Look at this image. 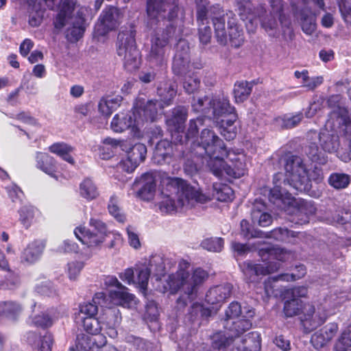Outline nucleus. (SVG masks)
<instances>
[{"mask_svg": "<svg viewBox=\"0 0 351 351\" xmlns=\"http://www.w3.org/2000/svg\"><path fill=\"white\" fill-rule=\"evenodd\" d=\"M189 266L188 262L181 261L178 270L169 276L167 281L168 287H165L164 291H169L171 293H175L178 290L181 291V295L177 299L176 304L178 311H184L188 305L192 308L200 306L196 302L198 286L202 284L208 276L206 271L197 268L190 277L186 271Z\"/></svg>", "mask_w": 351, "mask_h": 351, "instance_id": "nucleus-1", "label": "nucleus"}, {"mask_svg": "<svg viewBox=\"0 0 351 351\" xmlns=\"http://www.w3.org/2000/svg\"><path fill=\"white\" fill-rule=\"evenodd\" d=\"M351 134V116L346 108L337 106L328 114L324 128L319 134V142L325 152L336 153L339 158L347 162L351 160V139L349 152L339 149V134Z\"/></svg>", "mask_w": 351, "mask_h": 351, "instance_id": "nucleus-2", "label": "nucleus"}, {"mask_svg": "<svg viewBox=\"0 0 351 351\" xmlns=\"http://www.w3.org/2000/svg\"><path fill=\"white\" fill-rule=\"evenodd\" d=\"M255 313L249 306L241 307L239 303L233 302L226 311L224 328L226 331L215 333L212 338V348L215 350L224 351L230 348V337L241 335L252 327V319Z\"/></svg>", "mask_w": 351, "mask_h": 351, "instance_id": "nucleus-3", "label": "nucleus"}, {"mask_svg": "<svg viewBox=\"0 0 351 351\" xmlns=\"http://www.w3.org/2000/svg\"><path fill=\"white\" fill-rule=\"evenodd\" d=\"M192 107L195 111L205 114L211 110L221 134L227 141L236 137L237 115L234 113V108L230 106L227 99H210L207 96L194 98Z\"/></svg>", "mask_w": 351, "mask_h": 351, "instance_id": "nucleus-4", "label": "nucleus"}, {"mask_svg": "<svg viewBox=\"0 0 351 351\" xmlns=\"http://www.w3.org/2000/svg\"><path fill=\"white\" fill-rule=\"evenodd\" d=\"M193 153L197 156L202 157L203 163L206 162L213 173L219 174L221 169L216 167L221 164V159L227 155V149L223 141L210 128L202 130L199 142L193 143Z\"/></svg>", "mask_w": 351, "mask_h": 351, "instance_id": "nucleus-5", "label": "nucleus"}, {"mask_svg": "<svg viewBox=\"0 0 351 351\" xmlns=\"http://www.w3.org/2000/svg\"><path fill=\"white\" fill-rule=\"evenodd\" d=\"M176 93V85L173 83L165 82L158 88L160 101L150 99L145 102V99L138 97L134 108L138 118L142 119V125L145 121H154L159 112L172 103Z\"/></svg>", "mask_w": 351, "mask_h": 351, "instance_id": "nucleus-6", "label": "nucleus"}, {"mask_svg": "<svg viewBox=\"0 0 351 351\" xmlns=\"http://www.w3.org/2000/svg\"><path fill=\"white\" fill-rule=\"evenodd\" d=\"M167 185V191L175 195L182 211L191 209L197 203L204 204L208 201V197L187 182L178 178L167 177L162 180Z\"/></svg>", "mask_w": 351, "mask_h": 351, "instance_id": "nucleus-7", "label": "nucleus"}, {"mask_svg": "<svg viewBox=\"0 0 351 351\" xmlns=\"http://www.w3.org/2000/svg\"><path fill=\"white\" fill-rule=\"evenodd\" d=\"M135 29L132 26L121 30L117 36V54L123 61L128 71L137 69L141 64V54L137 49L135 40Z\"/></svg>", "mask_w": 351, "mask_h": 351, "instance_id": "nucleus-8", "label": "nucleus"}, {"mask_svg": "<svg viewBox=\"0 0 351 351\" xmlns=\"http://www.w3.org/2000/svg\"><path fill=\"white\" fill-rule=\"evenodd\" d=\"M135 284H138L141 289L145 290L151 274L156 280H160L165 275V259L158 254L152 256L147 263H138L135 265Z\"/></svg>", "mask_w": 351, "mask_h": 351, "instance_id": "nucleus-9", "label": "nucleus"}, {"mask_svg": "<svg viewBox=\"0 0 351 351\" xmlns=\"http://www.w3.org/2000/svg\"><path fill=\"white\" fill-rule=\"evenodd\" d=\"M89 225L97 232H93L86 227L80 226L75 229L74 234L79 241L88 247L99 246L105 241V238L110 232H108L105 223L93 217L90 218Z\"/></svg>", "mask_w": 351, "mask_h": 351, "instance_id": "nucleus-10", "label": "nucleus"}, {"mask_svg": "<svg viewBox=\"0 0 351 351\" xmlns=\"http://www.w3.org/2000/svg\"><path fill=\"white\" fill-rule=\"evenodd\" d=\"M178 12V0H147V13L151 25L160 20L173 19Z\"/></svg>", "mask_w": 351, "mask_h": 351, "instance_id": "nucleus-11", "label": "nucleus"}, {"mask_svg": "<svg viewBox=\"0 0 351 351\" xmlns=\"http://www.w3.org/2000/svg\"><path fill=\"white\" fill-rule=\"evenodd\" d=\"M285 168L288 183L297 191H303L308 179L303 159L298 156H291L287 158Z\"/></svg>", "mask_w": 351, "mask_h": 351, "instance_id": "nucleus-12", "label": "nucleus"}, {"mask_svg": "<svg viewBox=\"0 0 351 351\" xmlns=\"http://www.w3.org/2000/svg\"><path fill=\"white\" fill-rule=\"evenodd\" d=\"M221 163L217 164L216 167L221 169L219 174L213 173L216 177L221 178L224 173L234 178H239L246 173V165L243 156L227 150V155L221 159Z\"/></svg>", "mask_w": 351, "mask_h": 351, "instance_id": "nucleus-13", "label": "nucleus"}, {"mask_svg": "<svg viewBox=\"0 0 351 351\" xmlns=\"http://www.w3.org/2000/svg\"><path fill=\"white\" fill-rule=\"evenodd\" d=\"M158 178V173L150 171L145 173L140 178H136L132 185V189L136 191V196L145 201L152 199L156 192Z\"/></svg>", "mask_w": 351, "mask_h": 351, "instance_id": "nucleus-14", "label": "nucleus"}, {"mask_svg": "<svg viewBox=\"0 0 351 351\" xmlns=\"http://www.w3.org/2000/svg\"><path fill=\"white\" fill-rule=\"evenodd\" d=\"M173 27H167V32H157L152 39V46L148 56L149 61L156 65H161L165 61V47L171 37Z\"/></svg>", "mask_w": 351, "mask_h": 351, "instance_id": "nucleus-15", "label": "nucleus"}, {"mask_svg": "<svg viewBox=\"0 0 351 351\" xmlns=\"http://www.w3.org/2000/svg\"><path fill=\"white\" fill-rule=\"evenodd\" d=\"M121 14L119 9L110 7L104 10L95 27L97 36H104L110 31L116 29L121 23Z\"/></svg>", "mask_w": 351, "mask_h": 351, "instance_id": "nucleus-16", "label": "nucleus"}, {"mask_svg": "<svg viewBox=\"0 0 351 351\" xmlns=\"http://www.w3.org/2000/svg\"><path fill=\"white\" fill-rule=\"evenodd\" d=\"M141 125H142V119L138 118L134 108L132 111L121 112L115 114L110 124L111 129L118 133L130 128L136 132Z\"/></svg>", "mask_w": 351, "mask_h": 351, "instance_id": "nucleus-17", "label": "nucleus"}, {"mask_svg": "<svg viewBox=\"0 0 351 351\" xmlns=\"http://www.w3.org/2000/svg\"><path fill=\"white\" fill-rule=\"evenodd\" d=\"M240 268L247 282L256 281L259 275H266L278 270L280 263L277 261H269L267 266L261 264H252L251 262H243L240 264Z\"/></svg>", "mask_w": 351, "mask_h": 351, "instance_id": "nucleus-18", "label": "nucleus"}, {"mask_svg": "<svg viewBox=\"0 0 351 351\" xmlns=\"http://www.w3.org/2000/svg\"><path fill=\"white\" fill-rule=\"evenodd\" d=\"M105 285L115 288L110 290L109 296L116 304L129 306L134 301V295L128 293V289L116 277L107 276L105 278Z\"/></svg>", "mask_w": 351, "mask_h": 351, "instance_id": "nucleus-19", "label": "nucleus"}, {"mask_svg": "<svg viewBox=\"0 0 351 351\" xmlns=\"http://www.w3.org/2000/svg\"><path fill=\"white\" fill-rule=\"evenodd\" d=\"M305 311L302 323L306 332H311L322 324L328 317V313L324 308H318L316 312L314 306L308 305Z\"/></svg>", "mask_w": 351, "mask_h": 351, "instance_id": "nucleus-20", "label": "nucleus"}, {"mask_svg": "<svg viewBox=\"0 0 351 351\" xmlns=\"http://www.w3.org/2000/svg\"><path fill=\"white\" fill-rule=\"evenodd\" d=\"M107 307L106 295L103 292H99L95 294L91 302H84L79 305L78 311L75 315H80L82 318L86 317H95L98 312V306Z\"/></svg>", "mask_w": 351, "mask_h": 351, "instance_id": "nucleus-21", "label": "nucleus"}, {"mask_svg": "<svg viewBox=\"0 0 351 351\" xmlns=\"http://www.w3.org/2000/svg\"><path fill=\"white\" fill-rule=\"evenodd\" d=\"M106 337L104 335L90 337L82 334L77 337L76 348L77 351H97L106 344Z\"/></svg>", "mask_w": 351, "mask_h": 351, "instance_id": "nucleus-22", "label": "nucleus"}, {"mask_svg": "<svg viewBox=\"0 0 351 351\" xmlns=\"http://www.w3.org/2000/svg\"><path fill=\"white\" fill-rule=\"evenodd\" d=\"M187 116L188 110L186 107L176 106L167 118L166 123L172 131L178 134L184 131V125Z\"/></svg>", "mask_w": 351, "mask_h": 351, "instance_id": "nucleus-23", "label": "nucleus"}, {"mask_svg": "<svg viewBox=\"0 0 351 351\" xmlns=\"http://www.w3.org/2000/svg\"><path fill=\"white\" fill-rule=\"evenodd\" d=\"M338 330L337 324L329 323L324 328L317 331L311 337V343L316 349L326 345L335 336Z\"/></svg>", "mask_w": 351, "mask_h": 351, "instance_id": "nucleus-24", "label": "nucleus"}, {"mask_svg": "<svg viewBox=\"0 0 351 351\" xmlns=\"http://www.w3.org/2000/svg\"><path fill=\"white\" fill-rule=\"evenodd\" d=\"M306 274V267L303 265L295 266V272L291 274H282L277 276L269 278L265 282V291L267 295H270L274 294L273 283L279 280L281 281H294L302 278Z\"/></svg>", "mask_w": 351, "mask_h": 351, "instance_id": "nucleus-25", "label": "nucleus"}, {"mask_svg": "<svg viewBox=\"0 0 351 351\" xmlns=\"http://www.w3.org/2000/svg\"><path fill=\"white\" fill-rule=\"evenodd\" d=\"M232 289L229 283L213 287L208 291L206 301L210 304H221L230 296Z\"/></svg>", "mask_w": 351, "mask_h": 351, "instance_id": "nucleus-26", "label": "nucleus"}, {"mask_svg": "<svg viewBox=\"0 0 351 351\" xmlns=\"http://www.w3.org/2000/svg\"><path fill=\"white\" fill-rule=\"evenodd\" d=\"M35 159L37 169L58 180L56 161L52 156L47 153L37 152Z\"/></svg>", "mask_w": 351, "mask_h": 351, "instance_id": "nucleus-27", "label": "nucleus"}, {"mask_svg": "<svg viewBox=\"0 0 351 351\" xmlns=\"http://www.w3.org/2000/svg\"><path fill=\"white\" fill-rule=\"evenodd\" d=\"M74 321L78 326L82 327L86 332L96 337L101 335L100 332L104 326L100 317L99 318L95 317L82 318L80 315H75L74 316Z\"/></svg>", "mask_w": 351, "mask_h": 351, "instance_id": "nucleus-28", "label": "nucleus"}, {"mask_svg": "<svg viewBox=\"0 0 351 351\" xmlns=\"http://www.w3.org/2000/svg\"><path fill=\"white\" fill-rule=\"evenodd\" d=\"M44 248L45 245L41 241L30 243L22 253L21 261L28 265L34 263L40 258Z\"/></svg>", "mask_w": 351, "mask_h": 351, "instance_id": "nucleus-29", "label": "nucleus"}, {"mask_svg": "<svg viewBox=\"0 0 351 351\" xmlns=\"http://www.w3.org/2000/svg\"><path fill=\"white\" fill-rule=\"evenodd\" d=\"M265 210V205L261 202H256L253 206L251 216L254 224H257L261 227H267L271 224L273 217Z\"/></svg>", "mask_w": 351, "mask_h": 351, "instance_id": "nucleus-30", "label": "nucleus"}, {"mask_svg": "<svg viewBox=\"0 0 351 351\" xmlns=\"http://www.w3.org/2000/svg\"><path fill=\"white\" fill-rule=\"evenodd\" d=\"M162 200L159 203V208L162 213L173 214L182 211L180 206H178L175 195H171L169 191H167V185L165 189H162Z\"/></svg>", "mask_w": 351, "mask_h": 351, "instance_id": "nucleus-31", "label": "nucleus"}, {"mask_svg": "<svg viewBox=\"0 0 351 351\" xmlns=\"http://www.w3.org/2000/svg\"><path fill=\"white\" fill-rule=\"evenodd\" d=\"M75 0H61L59 5V12L56 18L54 25L56 28L63 27L74 10Z\"/></svg>", "mask_w": 351, "mask_h": 351, "instance_id": "nucleus-32", "label": "nucleus"}, {"mask_svg": "<svg viewBox=\"0 0 351 351\" xmlns=\"http://www.w3.org/2000/svg\"><path fill=\"white\" fill-rule=\"evenodd\" d=\"M84 10L82 8L78 11L76 21L73 23V26L66 32V36L71 42L77 41L84 34Z\"/></svg>", "mask_w": 351, "mask_h": 351, "instance_id": "nucleus-33", "label": "nucleus"}, {"mask_svg": "<svg viewBox=\"0 0 351 351\" xmlns=\"http://www.w3.org/2000/svg\"><path fill=\"white\" fill-rule=\"evenodd\" d=\"M183 158L184 159V169L189 175L192 176L196 173L200 169V164L208 167L206 162L203 163L202 157H197V155L193 153V147H191L190 153L185 154L184 152Z\"/></svg>", "mask_w": 351, "mask_h": 351, "instance_id": "nucleus-34", "label": "nucleus"}, {"mask_svg": "<svg viewBox=\"0 0 351 351\" xmlns=\"http://www.w3.org/2000/svg\"><path fill=\"white\" fill-rule=\"evenodd\" d=\"M121 101L122 97L120 96L102 97L98 104L99 111L103 115L109 117L120 106Z\"/></svg>", "mask_w": 351, "mask_h": 351, "instance_id": "nucleus-35", "label": "nucleus"}, {"mask_svg": "<svg viewBox=\"0 0 351 351\" xmlns=\"http://www.w3.org/2000/svg\"><path fill=\"white\" fill-rule=\"evenodd\" d=\"M316 212V207L313 202L302 200L300 202L296 216V223L304 224L308 223L309 216L313 215Z\"/></svg>", "mask_w": 351, "mask_h": 351, "instance_id": "nucleus-36", "label": "nucleus"}, {"mask_svg": "<svg viewBox=\"0 0 351 351\" xmlns=\"http://www.w3.org/2000/svg\"><path fill=\"white\" fill-rule=\"evenodd\" d=\"M80 195L88 201L95 199L99 196V191L94 183L90 178L84 179L80 184L79 187Z\"/></svg>", "mask_w": 351, "mask_h": 351, "instance_id": "nucleus-37", "label": "nucleus"}, {"mask_svg": "<svg viewBox=\"0 0 351 351\" xmlns=\"http://www.w3.org/2000/svg\"><path fill=\"white\" fill-rule=\"evenodd\" d=\"M106 309L99 317L103 326H117L121 323V316L117 308H111L107 305Z\"/></svg>", "mask_w": 351, "mask_h": 351, "instance_id": "nucleus-38", "label": "nucleus"}, {"mask_svg": "<svg viewBox=\"0 0 351 351\" xmlns=\"http://www.w3.org/2000/svg\"><path fill=\"white\" fill-rule=\"evenodd\" d=\"M147 154V147L143 143H136L127 154V156L133 162L130 168H136L139 164L143 162Z\"/></svg>", "mask_w": 351, "mask_h": 351, "instance_id": "nucleus-39", "label": "nucleus"}, {"mask_svg": "<svg viewBox=\"0 0 351 351\" xmlns=\"http://www.w3.org/2000/svg\"><path fill=\"white\" fill-rule=\"evenodd\" d=\"M269 2L271 6L270 14H275L278 17L282 28L289 27L291 22L289 16L285 12V3L282 0H270Z\"/></svg>", "mask_w": 351, "mask_h": 351, "instance_id": "nucleus-40", "label": "nucleus"}, {"mask_svg": "<svg viewBox=\"0 0 351 351\" xmlns=\"http://www.w3.org/2000/svg\"><path fill=\"white\" fill-rule=\"evenodd\" d=\"M253 83L247 81L238 82L234 84V97L237 103L246 100L252 91Z\"/></svg>", "mask_w": 351, "mask_h": 351, "instance_id": "nucleus-41", "label": "nucleus"}, {"mask_svg": "<svg viewBox=\"0 0 351 351\" xmlns=\"http://www.w3.org/2000/svg\"><path fill=\"white\" fill-rule=\"evenodd\" d=\"M49 149L51 153L58 155L67 162L71 165L75 163V160L71 155V153L73 151L71 146L64 143H57L51 145Z\"/></svg>", "mask_w": 351, "mask_h": 351, "instance_id": "nucleus-42", "label": "nucleus"}, {"mask_svg": "<svg viewBox=\"0 0 351 351\" xmlns=\"http://www.w3.org/2000/svg\"><path fill=\"white\" fill-rule=\"evenodd\" d=\"M0 309L1 315L11 320L16 319L22 312L21 306L12 301L0 303Z\"/></svg>", "mask_w": 351, "mask_h": 351, "instance_id": "nucleus-43", "label": "nucleus"}, {"mask_svg": "<svg viewBox=\"0 0 351 351\" xmlns=\"http://www.w3.org/2000/svg\"><path fill=\"white\" fill-rule=\"evenodd\" d=\"M172 145L169 141L162 140L159 141L155 148L154 156L158 158V162H169L171 158Z\"/></svg>", "mask_w": 351, "mask_h": 351, "instance_id": "nucleus-44", "label": "nucleus"}, {"mask_svg": "<svg viewBox=\"0 0 351 351\" xmlns=\"http://www.w3.org/2000/svg\"><path fill=\"white\" fill-rule=\"evenodd\" d=\"M303 233L298 232L297 235L295 234L293 231H290L287 228H278L273 230L271 232H268L264 234V237L267 238L274 239L278 241H285V242H292L289 237H301L303 236Z\"/></svg>", "mask_w": 351, "mask_h": 351, "instance_id": "nucleus-45", "label": "nucleus"}, {"mask_svg": "<svg viewBox=\"0 0 351 351\" xmlns=\"http://www.w3.org/2000/svg\"><path fill=\"white\" fill-rule=\"evenodd\" d=\"M19 221L25 228H28L35 221L38 210L31 205H25L19 210Z\"/></svg>", "mask_w": 351, "mask_h": 351, "instance_id": "nucleus-46", "label": "nucleus"}, {"mask_svg": "<svg viewBox=\"0 0 351 351\" xmlns=\"http://www.w3.org/2000/svg\"><path fill=\"white\" fill-rule=\"evenodd\" d=\"M301 23L303 32L307 35H311L316 29V23L314 16L308 10L304 9L301 11Z\"/></svg>", "mask_w": 351, "mask_h": 351, "instance_id": "nucleus-47", "label": "nucleus"}, {"mask_svg": "<svg viewBox=\"0 0 351 351\" xmlns=\"http://www.w3.org/2000/svg\"><path fill=\"white\" fill-rule=\"evenodd\" d=\"M306 154L312 162L318 165H324L328 161V156L326 154L319 150L315 143H311L306 149Z\"/></svg>", "mask_w": 351, "mask_h": 351, "instance_id": "nucleus-48", "label": "nucleus"}, {"mask_svg": "<svg viewBox=\"0 0 351 351\" xmlns=\"http://www.w3.org/2000/svg\"><path fill=\"white\" fill-rule=\"evenodd\" d=\"M258 254L263 261L273 259L277 261L283 260V251L278 247L271 246L263 247L259 250Z\"/></svg>", "mask_w": 351, "mask_h": 351, "instance_id": "nucleus-49", "label": "nucleus"}, {"mask_svg": "<svg viewBox=\"0 0 351 351\" xmlns=\"http://www.w3.org/2000/svg\"><path fill=\"white\" fill-rule=\"evenodd\" d=\"M274 16L276 15L270 14L261 21L262 27L272 37H276L279 34L278 21Z\"/></svg>", "mask_w": 351, "mask_h": 351, "instance_id": "nucleus-50", "label": "nucleus"}, {"mask_svg": "<svg viewBox=\"0 0 351 351\" xmlns=\"http://www.w3.org/2000/svg\"><path fill=\"white\" fill-rule=\"evenodd\" d=\"M328 182L335 189H345L350 183V177L346 173H334L330 176Z\"/></svg>", "mask_w": 351, "mask_h": 351, "instance_id": "nucleus-51", "label": "nucleus"}, {"mask_svg": "<svg viewBox=\"0 0 351 351\" xmlns=\"http://www.w3.org/2000/svg\"><path fill=\"white\" fill-rule=\"evenodd\" d=\"M302 307V301L298 298H292L285 302L284 313L286 317H291L297 315Z\"/></svg>", "mask_w": 351, "mask_h": 351, "instance_id": "nucleus-52", "label": "nucleus"}, {"mask_svg": "<svg viewBox=\"0 0 351 351\" xmlns=\"http://www.w3.org/2000/svg\"><path fill=\"white\" fill-rule=\"evenodd\" d=\"M119 198L115 195L110 197L108 203V211L109 213L113 216L119 222H124L125 217V215L121 213V208L118 205Z\"/></svg>", "mask_w": 351, "mask_h": 351, "instance_id": "nucleus-53", "label": "nucleus"}, {"mask_svg": "<svg viewBox=\"0 0 351 351\" xmlns=\"http://www.w3.org/2000/svg\"><path fill=\"white\" fill-rule=\"evenodd\" d=\"M225 19L213 22L217 42L222 45H226L228 42V35L225 28Z\"/></svg>", "mask_w": 351, "mask_h": 351, "instance_id": "nucleus-54", "label": "nucleus"}, {"mask_svg": "<svg viewBox=\"0 0 351 351\" xmlns=\"http://www.w3.org/2000/svg\"><path fill=\"white\" fill-rule=\"evenodd\" d=\"M201 246L209 252H219L223 247V240L219 237L206 239Z\"/></svg>", "mask_w": 351, "mask_h": 351, "instance_id": "nucleus-55", "label": "nucleus"}, {"mask_svg": "<svg viewBox=\"0 0 351 351\" xmlns=\"http://www.w3.org/2000/svg\"><path fill=\"white\" fill-rule=\"evenodd\" d=\"M303 114L301 112L295 114H285L280 119L282 121V127L287 129L293 128L297 126L302 120Z\"/></svg>", "mask_w": 351, "mask_h": 351, "instance_id": "nucleus-56", "label": "nucleus"}, {"mask_svg": "<svg viewBox=\"0 0 351 351\" xmlns=\"http://www.w3.org/2000/svg\"><path fill=\"white\" fill-rule=\"evenodd\" d=\"M349 347H351V324L342 333L340 339L335 344V351H347Z\"/></svg>", "mask_w": 351, "mask_h": 351, "instance_id": "nucleus-57", "label": "nucleus"}, {"mask_svg": "<svg viewBox=\"0 0 351 351\" xmlns=\"http://www.w3.org/2000/svg\"><path fill=\"white\" fill-rule=\"evenodd\" d=\"M189 62V57L186 53L183 56L177 53L173 62L172 68L173 71L178 74L182 73L185 70L186 66Z\"/></svg>", "mask_w": 351, "mask_h": 351, "instance_id": "nucleus-58", "label": "nucleus"}, {"mask_svg": "<svg viewBox=\"0 0 351 351\" xmlns=\"http://www.w3.org/2000/svg\"><path fill=\"white\" fill-rule=\"evenodd\" d=\"M204 125V119L202 118H197L191 119L189 121L187 132L185 135V141H189L196 136L199 128Z\"/></svg>", "mask_w": 351, "mask_h": 351, "instance_id": "nucleus-59", "label": "nucleus"}, {"mask_svg": "<svg viewBox=\"0 0 351 351\" xmlns=\"http://www.w3.org/2000/svg\"><path fill=\"white\" fill-rule=\"evenodd\" d=\"M200 80L196 75L187 76L183 82V88L188 94L193 93L199 88Z\"/></svg>", "mask_w": 351, "mask_h": 351, "instance_id": "nucleus-60", "label": "nucleus"}, {"mask_svg": "<svg viewBox=\"0 0 351 351\" xmlns=\"http://www.w3.org/2000/svg\"><path fill=\"white\" fill-rule=\"evenodd\" d=\"M199 25V38L201 43L207 45L211 38L212 31L208 23H203Z\"/></svg>", "mask_w": 351, "mask_h": 351, "instance_id": "nucleus-61", "label": "nucleus"}, {"mask_svg": "<svg viewBox=\"0 0 351 351\" xmlns=\"http://www.w3.org/2000/svg\"><path fill=\"white\" fill-rule=\"evenodd\" d=\"M226 15V12L219 4H214L208 9V16L210 17L213 22L223 19Z\"/></svg>", "mask_w": 351, "mask_h": 351, "instance_id": "nucleus-62", "label": "nucleus"}, {"mask_svg": "<svg viewBox=\"0 0 351 351\" xmlns=\"http://www.w3.org/2000/svg\"><path fill=\"white\" fill-rule=\"evenodd\" d=\"M35 290L38 293L50 296L54 293L55 290L49 280L42 281L36 285Z\"/></svg>", "mask_w": 351, "mask_h": 351, "instance_id": "nucleus-63", "label": "nucleus"}, {"mask_svg": "<svg viewBox=\"0 0 351 351\" xmlns=\"http://www.w3.org/2000/svg\"><path fill=\"white\" fill-rule=\"evenodd\" d=\"M53 337L51 334L46 332L42 337H39L38 351H51Z\"/></svg>", "mask_w": 351, "mask_h": 351, "instance_id": "nucleus-64", "label": "nucleus"}]
</instances>
